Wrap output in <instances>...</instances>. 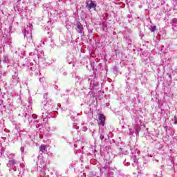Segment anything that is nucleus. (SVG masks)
<instances>
[{
	"mask_svg": "<svg viewBox=\"0 0 177 177\" xmlns=\"http://www.w3.org/2000/svg\"><path fill=\"white\" fill-rule=\"evenodd\" d=\"M98 125L102 127H104V122L106 121V118L104 117V115L102 113L98 114Z\"/></svg>",
	"mask_w": 177,
	"mask_h": 177,
	"instance_id": "obj_1",
	"label": "nucleus"
},
{
	"mask_svg": "<svg viewBox=\"0 0 177 177\" xmlns=\"http://www.w3.org/2000/svg\"><path fill=\"white\" fill-rule=\"evenodd\" d=\"M86 8L91 10V9H96V4L92 1H88L86 3Z\"/></svg>",
	"mask_w": 177,
	"mask_h": 177,
	"instance_id": "obj_2",
	"label": "nucleus"
},
{
	"mask_svg": "<svg viewBox=\"0 0 177 177\" xmlns=\"http://www.w3.org/2000/svg\"><path fill=\"white\" fill-rule=\"evenodd\" d=\"M76 31L79 32V34H82V31H84V26L82 25L81 22L77 21L76 23Z\"/></svg>",
	"mask_w": 177,
	"mask_h": 177,
	"instance_id": "obj_3",
	"label": "nucleus"
},
{
	"mask_svg": "<svg viewBox=\"0 0 177 177\" xmlns=\"http://www.w3.org/2000/svg\"><path fill=\"white\" fill-rule=\"evenodd\" d=\"M46 150V145L42 144L39 147V151H41V153H45V151Z\"/></svg>",
	"mask_w": 177,
	"mask_h": 177,
	"instance_id": "obj_4",
	"label": "nucleus"
},
{
	"mask_svg": "<svg viewBox=\"0 0 177 177\" xmlns=\"http://www.w3.org/2000/svg\"><path fill=\"white\" fill-rule=\"evenodd\" d=\"M149 30L151 32H154V31H156L157 30V27L156 26H151Z\"/></svg>",
	"mask_w": 177,
	"mask_h": 177,
	"instance_id": "obj_5",
	"label": "nucleus"
},
{
	"mask_svg": "<svg viewBox=\"0 0 177 177\" xmlns=\"http://www.w3.org/2000/svg\"><path fill=\"white\" fill-rule=\"evenodd\" d=\"M100 139L101 140H103V139H104V135L101 134L100 136Z\"/></svg>",
	"mask_w": 177,
	"mask_h": 177,
	"instance_id": "obj_6",
	"label": "nucleus"
},
{
	"mask_svg": "<svg viewBox=\"0 0 177 177\" xmlns=\"http://www.w3.org/2000/svg\"><path fill=\"white\" fill-rule=\"evenodd\" d=\"M175 124H177V118H174Z\"/></svg>",
	"mask_w": 177,
	"mask_h": 177,
	"instance_id": "obj_7",
	"label": "nucleus"
},
{
	"mask_svg": "<svg viewBox=\"0 0 177 177\" xmlns=\"http://www.w3.org/2000/svg\"><path fill=\"white\" fill-rule=\"evenodd\" d=\"M37 115H35V118H37Z\"/></svg>",
	"mask_w": 177,
	"mask_h": 177,
	"instance_id": "obj_8",
	"label": "nucleus"
}]
</instances>
